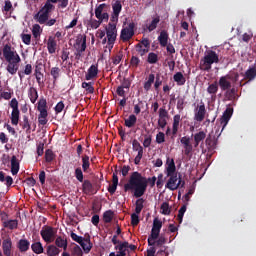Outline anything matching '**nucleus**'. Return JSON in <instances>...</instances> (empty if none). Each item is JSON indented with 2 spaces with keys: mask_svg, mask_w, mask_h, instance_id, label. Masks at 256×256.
Returning a JSON list of instances; mask_svg holds the SVG:
<instances>
[{
  "mask_svg": "<svg viewBox=\"0 0 256 256\" xmlns=\"http://www.w3.org/2000/svg\"><path fill=\"white\" fill-rule=\"evenodd\" d=\"M155 183H157V177L147 178L136 171L130 175L128 183L124 184V191L125 193L134 191V197L136 198L143 197L148 185L155 187Z\"/></svg>",
  "mask_w": 256,
  "mask_h": 256,
  "instance_id": "obj_1",
  "label": "nucleus"
},
{
  "mask_svg": "<svg viewBox=\"0 0 256 256\" xmlns=\"http://www.w3.org/2000/svg\"><path fill=\"white\" fill-rule=\"evenodd\" d=\"M166 165V176L169 177L166 183V189L177 191V188L181 187V178H177V166H175V160L168 157Z\"/></svg>",
  "mask_w": 256,
  "mask_h": 256,
  "instance_id": "obj_2",
  "label": "nucleus"
},
{
  "mask_svg": "<svg viewBox=\"0 0 256 256\" xmlns=\"http://www.w3.org/2000/svg\"><path fill=\"white\" fill-rule=\"evenodd\" d=\"M3 57L6 59L8 65L6 70L10 75H15L19 71V63H21V57L19 54L12 50L9 44L4 45Z\"/></svg>",
  "mask_w": 256,
  "mask_h": 256,
  "instance_id": "obj_3",
  "label": "nucleus"
},
{
  "mask_svg": "<svg viewBox=\"0 0 256 256\" xmlns=\"http://www.w3.org/2000/svg\"><path fill=\"white\" fill-rule=\"evenodd\" d=\"M213 63H219V55H217V52L210 50L203 59L200 60V70L211 71Z\"/></svg>",
  "mask_w": 256,
  "mask_h": 256,
  "instance_id": "obj_4",
  "label": "nucleus"
},
{
  "mask_svg": "<svg viewBox=\"0 0 256 256\" xmlns=\"http://www.w3.org/2000/svg\"><path fill=\"white\" fill-rule=\"evenodd\" d=\"M75 49V59L79 61L83 57V53L87 49V36L80 35L77 37L76 42L73 45Z\"/></svg>",
  "mask_w": 256,
  "mask_h": 256,
  "instance_id": "obj_5",
  "label": "nucleus"
},
{
  "mask_svg": "<svg viewBox=\"0 0 256 256\" xmlns=\"http://www.w3.org/2000/svg\"><path fill=\"white\" fill-rule=\"evenodd\" d=\"M106 38L108 39L107 48L109 51L113 49L115 45V41H117V25L109 23L108 27H106Z\"/></svg>",
  "mask_w": 256,
  "mask_h": 256,
  "instance_id": "obj_6",
  "label": "nucleus"
},
{
  "mask_svg": "<svg viewBox=\"0 0 256 256\" xmlns=\"http://www.w3.org/2000/svg\"><path fill=\"white\" fill-rule=\"evenodd\" d=\"M40 235L45 243H53L57 236V230L52 226H44L40 231Z\"/></svg>",
  "mask_w": 256,
  "mask_h": 256,
  "instance_id": "obj_7",
  "label": "nucleus"
},
{
  "mask_svg": "<svg viewBox=\"0 0 256 256\" xmlns=\"http://www.w3.org/2000/svg\"><path fill=\"white\" fill-rule=\"evenodd\" d=\"M2 251L4 256H13V240L11 237H7L2 241Z\"/></svg>",
  "mask_w": 256,
  "mask_h": 256,
  "instance_id": "obj_8",
  "label": "nucleus"
},
{
  "mask_svg": "<svg viewBox=\"0 0 256 256\" xmlns=\"http://www.w3.org/2000/svg\"><path fill=\"white\" fill-rule=\"evenodd\" d=\"M181 145H183L184 155L189 157L193 153V144H191V138L189 136H183L180 139Z\"/></svg>",
  "mask_w": 256,
  "mask_h": 256,
  "instance_id": "obj_9",
  "label": "nucleus"
},
{
  "mask_svg": "<svg viewBox=\"0 0 256 256\" xmlns=\"http://www.w3.org/2000/svg\"><path fill=\"white\" fill-rule=\"evenodd\" d=\"M135 35V31L133 30V24H130L129 27L124 28L121 30L120 39L123 41V43H127V41H130Z\"/></svg>",
  "mask_w": 256,
  "mask_h": 256,
  "instance_id": "obj_10",
  "label": "nucleus"
},
{
  "mask_svg": "<svg viewBox=\"0 0 256 256\" xmlns=\"http://www.w3.org/2000/svg\"><path fill=\"white\" fill-rule=\"evenodd\" d=\"M163 227V222L159 218L153 220V226L151 229V235L154 239H159L161 233V228Z\"/></svg>",
  "mask_w": 256,
  "mask_h": 256,
  "instance_id": "obj_11",
  "label": "nucleus"
},
{
  "mask_svg": "<svg viewBox=\"0 0 256 256\" xmlns=\"http://www.w3.org/2000/svg\"><path fill=\"white\" fill-rule=\"evenodd\" d=\"M231 117H233V108L232 107H228L223 112V115L220 118V123L222 125V130L225 129V127H227L229 121L231 120Z\"/></svg>",
  "mask_w": 256,
  "mask_h": 256,
  "instance_id": "obj_12",
  "label": "nucleus"
},
{
  "mask_svg": "<svg viewBox=\"0 0 256 256\" xmlns=\"http://www.w3.org/2000/svg\"><path fill=\"white\" fill-rule=\"evenodd\" d=\"M97 75H99V64H92L85 75L86 81H92L93 79H97Z\"/></svg>",
  "mask_w": 256,
  "mask_h": 256,
  "instance_id": "obj_13",
  "label": "nucleus"
},
{
  "mask_svg": "<svg viewBox=\"0 0 256 256\" xmlns=\"http://www.w3.org/2000/svg\"><path fill=\"white\" fill-rule=\"evenodd\" d=\"M41 71H43V63L36 62L34 76L36 77L38 85H43L45 83L43 81V77H45V75Z\"/></svg>",
  "mask_w": 256,
  "mask_h": 256,
  "instance_id": "obj_14",
  "label": "nucleus"
},
{
  "mask_svg": "<svg viewBox=\"0 0 256 256\" xmlns=\"http://www.w3.org/2000/svg\"><path fill=\"white\" fill-rule=\"evenodd\" d=\"M80 247H82L84 253L86 254L91 252V249H93V243H91V235L88 233L84 235V239L80 244Z\"/></svg>",
  "mask_w": 256,
  "mask_h": 256,
  "instance_id": "obj_15",
  "label": "nucleus"
},
{
  "mask_svg": "<svg viewBox=\"0 0 256 256\" xmlns=\"http://www.w3.org/2000/svg\"><path fill=\"white\" fill-rule=\"evenodd\" d=\"M181 123V115L176 114L173 117V123H172V137L171 139H175L177 137V133H179V125Z\"/></svg>",
  "mask_w": 256,
  "mask_h": 256,
  "instance_id": "obj_16",
  "label": "nucleus"
},
{
  "mask_svg": "<svg viewBox=\"0 0 256 256\" xmlns=\"http://www.w3.org/2000/svg\"><path fill=\"white\" fill-rule=\"evenodd\" d=\"M206 113H207V110L205 109V104L202 103L200 106H198V109L194 114L195 121H198V123H201V121L205 119Z\"/></svg>",
  "mask_w": 256,
  "mask_h": 256,
  "instance_id": "obj_17",
  "label": "nucleus"
},
{
  "mask_svg": "<svg viewBox=\"0 0 256 256\" xmlns=\"http://www.w3.org/2000/svg\"><path fill=\"white\" fill-rule=\"evenodd\" d=\"M16 247L20 251V253H27V251L31 247V242H29V240L27 239H20L17 242Z\"/></svg>",
  "mask_w": 256,
  "mask_h": 256,
  "instance_id": "obj_18",
  "label": "nucleus"
},
{
  "mask_svg": "<svg viewBox=\"0 0 256 256\" xmlns=\"http://www.w3.org/2000/svg\"><path fill=\"white\" fill-rule=\"evenodd\" d=\"M47 50L50 55H53L57 51V40H55V36L48 37Z\"/></svg>",
  "mask_w": 256,
  "mask_h": 256,
  "instance_id": "obj_19",
  "label": "nucleus"
},
{
  "mask_svg": "<svg viewBox=\"0 0 256 256\" xmlns=\"http://www.w3.org/2000/svg\"><path fill=\"white\" fill-rule=\"evenodd\" d=\"M205 143L208 151H214V149H217V139H215V136L209 134L205 140Z\"/></svg>",
  "mask_w": 256,
  "mask_h": 256,
  "instance_id": "obj_20",
  "label": "nucleus"
},
{
  "mask_svg": "<svg viewBox=\"0 0 256 256\" xmlns=\"http://www.w3.org/2000/svg\"><path fill=\"white\" fill-rule=\"evenodd\" d=\"M129 245V242L127 241H124V242H121L120 244H117L115 246V250L118 251L117 254L118 255H121V256H127V247Z\"/></svg>",
  "mask_w": 256,
  "mask_h": 256,
  "instance_id": "obj_21",
  "label": "nucleus"
},
{
  "mask_svg": "<svg viewBox=\"0 0 256 256\" xmlns=\"http://www.w3.org/2000/svg\"><path fill=\"white\" fill-rule=\"evenodd\" d=\"M158 41L161 47H167V44H169V33H167L165 30H162L158 36Z\"/></svg>",
  "mask_w": 256,
  "mask_h": 256,
  "instance_id": "obj_22",
  "label": "nucleus"
},
{
  "mask_svg": "<svg viewBox=\"0 0 256 256\" xmlns=\"http://www.w3.org/2000/svg\"><path fill=\"white\" fill-rule=\"evenodd\" d=\"M31 249L35 255H41L42 253H45V248H43V244L40 241L32 243Z\"/></svg>",
  "mask_w": 256,
  "mask_h": 256,
  "instance_id": "obj_23",
  "label": "nucleus"
},
{
  "mask_svg": "<svg viewBox=\"0 0 256 256\" xmlns=\"http://www.w3.org/2000/svg\"><path fill=\"white\" fill-rule=\"evenodd\" d=\"M59 253H61V249H59L55 244H50L46 247L47 256H57Z\"/></svg>",
  "mask_w": 256,
  "mask_h": 256,
  "instance_id": "obj_24",
  "label": "nucleus"
},
{
  "mask_svg": "<svg viewBox=\"0 0 256 256\" xmlns=\"http://www.w3.org/2000/svg\"><path fill=\"white\" fill-rule=\"evenodd\" d=\"M206 138L207 133H205V131H200L194 134V147H199V143H201V141H205Z\"/></svg>",
  "mask_w": 256,
  "mask_h": 256,
  "instance_id": "obj_25",
  "label": "nucleus"
},
{
  "mask_svg": "<svg viewBox=\"0 0 256 256\" xmlns=\"http://www.w3.org/2000/svg\"><path fill=\"white\" fill-rule=\"evenodd\" d=\"M82 183L83 193H85V195H91V193H93L94 191L93 184L91 183V181L84 180Z\"/></svg>",
  "mask_w": 256,
  "mask_h": 256,
  "instance_id": "obj_26",
  "label": "nucleus"
},
{
  "mask_svg": "<svg viewBox=\"0 0 256 256\" xmlns=\"http://www.w3.org/2000/svg\"><path fill=\"white\" fill-rule=\"evenodd\" d=\"M28 97L31 103L33 104L37 103V100L39 99V93L37 92V88L30 87L28 90Z\"/></svg>",
  "mask_w": 256,
  "mask_h": 256,
  "instance_id": "obj_27",
  "label": "nucleus"
},
{
  "mask_svg": "<svg viewBox=\"0 0 256 256\" xmlns=\"http://www.w3.org/2000/svg\"><path fill=\"white\" fill-rule=\"evenodd\" d=\"M219 85L222 91H227L228 89H231V82L229 81L227 76L220 77Z\"/></svg>",
  "mask_w": 256,
  "mask_h": 256,
  "instance_id": "obj_28",
  "label": "nucleus"
},
{
  "mask_svg": "<svg viewBox=\"0 0 256 256\" xmlns=\"http://www.w3.org/2000/svg\"><path fill=\"white\" fill-rule=\"evenodd\" d=\"M173 80L179 87L185 85V83L187 82V79L181 72H177L176 74H174Z\"/></svg>",
  "mask_w": 256,
  "mask_h": 256,
  "instance_id": "obj_29",
  "label": "nucleus"
},
{
  "mask_svg": "<svg viewBox=\"0 0 256 256\" xmlns=\"http://www.w3.org/2000/svg\"><path fill=\"white\" fill-rule=\"evenodd\" d=\"M136 124H137V116H135V114H131L128 118L124 120V125L125 127H128V129L135 127Z\"/></svg>",
  "mask_w": 256,
  "mask_h": 256,
  "instance_id": "obj_30",
  "label": "nucleus"
},
{
  "mask_svg": "<svg viewBox=\"0 0 256 256\" xmlns=\"http://www.w3.org/2000/svg\"><path fill=\"white\" fill-rule=\"evenodd\" d=\"M34 19H36L40 25H43L49 20V15L39 10V12L34 16Z\"/></svg>",
  "mask_w": 256,
  "mask_h": 256,
  "instance_id": "obj_31",
  "label": "nucleus"
},
{
  "mask_svg": "<svg viewBox=\"0 0 256 256\" xmlns=\"http://www.w3.org/2000/svg\"><path fill=\"white\" fill-rule=\"evenodd\" d=\"M0 182L5 183L6 187H11V185H13V177L11 176L5 177V172L0 171Z\"/></svg>",
  "mask_w": 256,
  "mask_h": 256,
  "instance_id": "obj_32",
  "label": "nucleus"
},
{
  "mask_svg": "<svg viewBox=\"0 0 256 256\" xmlns=\"http://www.w3.org/2000/svg\"><path fill=\"white\" fill-rule=\"evenodd\" d=\"M11 173L12 175L19 173V161L17 160V156H12L11 158Z\"/></svg>",
  "mask_w": 256,
  "mask_h": 256,
  "instance_id": "obj_33",
  "label": "nucleus"
},
{
  "mask_svg": "<svg viewBox=\"0 0 256 256\" xmlns=\"http://www.w3.org/2000/svg\"><path fill=\"white\" fill-rule=\"evenodd\" d=\"M160 21H161V18L159 16H156L155 18L152 19L150 24H146V29H148L150 33L151 31H155Z\"/></svg>",
  "mask_w": 256,
  "mask_h": 256,
  "instance_id": "obj_34",
  "label": "nucleus"
},
{
  "mask_svg": "<svg viewBox=\"0 0 256 256\" xmlns=\"http://www.w3.org/2000/svg\"><path fill=\"white\" fill-rule=\"evenodd\" d=\"M3 227L13 231V229H17V227H19V222L17 220H5L3 222Z\"/></svg>",
  "mask_w": 256,
  "mask_h": 256,
  "instance_id": "obj_35",
  "label": "nucleus"
},
{
  "mask_svg": "<svg viewBox=\"0 0 256 256\" xmlns=\"http://www.w3.org/2000/svg\"><path fill=\"white\" fill-rule=\"evenodd\" d=\"M22 129L26 130V133L29 135L31 133V122H29V116L24 115L23 121L20 123Z\"/></svg>",
  "mask_w": 256,
  "mask_h": 256,
  "instance_id": "obj_36",
  "label": "nucleus"
},
{
  "mask_svg": "<svg viewBox=\"0 0 256 256\" xmlns=\"http://www.w3.org/2000/svg\"><path fill=\"white\" fill-rule=\"evenodd\" d=\"M43 30L41 29V26L39 24H34L32 26V35L34 39L39 40L41 38V33Z\"/></svg>",
  "mask_w": 256,
  "mask_h": 256,
  "instance_id": "obj_37",
  "label": "nucleus"
},
{
  "mask_svg": "<svg viewBox=\"0 0 256 256\" xmlns=\"http://www.w3.org/2000/svg\"><path fill=\"white\" fill-rule=\"evenodd\" d=\"M90 167H91V162L89 161V156L87 155L82 156V171L84 173H88Z\"/></svg>",
  "mask_w": 256,
  "mask_h": 256,
  "instance_id": "obj_38",
  "label": "nucleus"
},
{
  "mask_svg": "<svg viewBox=\"0 0 256 256\" xmlns=\"http://www.w3.org/2000/svg\"><path fill=\"white\" fill-rule=\"evenodd\" d=\"M145 203V200L141 197H139L136 202H135V213L137 215H140L141 214V211H143V207H144V204Z\"/></svg>",
  "mask_w": 256,
  "mask_h": 256,
  "instance_id": "obj_39",
  "label": "nucleus"
},
{
  "mask_svg": "<svg viewBox=\"0 0 256 256\" xmlns=\"http://www.w3.org/2000/svg\"><path fill=\"white\" fill-rule=\"evenodd\" d=\"M115 212L113 210H107L103 213V221L104 223H111L113 221V217Z\"/></svg>",
  "mask_w": 256,
  "mask_h": 256,
  "instance_id": "obj_40",
  "label": "nucleus"
},
{
  "mask_svg": "<svg viewBox=\"0 0 256 256\" xmlns=\"http://www.w3.org/2000/svg\"><path fill=\"white\" fill-rule=\"evenodd\" d=\"M153 83H155V74H149L148 80L144 83V89L150 91Z\"/></svg>",
  "mask_w": 256,
  "mask_h": 256,
  "instance_id": "obj_41",
  "label": "nucleus"
},
{
  "mask_svg": "<svg viewBox=\"0 0 256 256\" xmlns=\"http://www.w3.org/2000/svg\"><path fill=\"white\" fill-rule=\"evenodd\" d=\"M20 115L21 113L19 112V110H12L11 117H10L12 125H19Z\"/></svg>",
  "mask_w": 256,
  "mask_h": 256,
  "instance_id": "obj_42",
  "label": "nucleus"
},
{
  "mask_svg": "<svg viewBox=\"0 0 256 256\" xmlns=\"http://www.w3.org/2000/svg\"><path fill=\"white\" fill-rule=\"evenodd\" d=\"M53 9H55V5H53L49 2H46L44 4V6L40 9V13H45L49 17V13H51V11H53Z\"/></svg>",
  "mask_w": 256,
  "mask_h": 256,
  "instance_id": "obj_43",
  "label": "nucleus"
},
{
  "mask_svg": "<svg viewBox=\"0 0 256 256\" xmlns=\"http://www.w3.org/2000/svg\"><path fill=\"white\" fill-rule=\"evenodd\" d=\"M217 91H219V86L217 85L216 82L210 84L207 88V93H209V95H211L212 97H215Z\"/></svg>",
  "mask_w": 256,
  "mask_h": 256,
  "instance_id": "obj_44",
  "label": "nucleus"
},
{
  "mask_svg": "<svg viewBox=\"0 0 256 256\" xmlns=\"http://www.w3.org/2000/svg\"><path fill=\"white\" fill-rule=\"evenodd\" d=\"M122 10L123 5L121 4V1L117 0L114 4H112L113 14L119 15Z\"/></svg>",
  "mask_w": 256,
  "mask_h": 256,
  "instance_id": "obj_45",
  "label": "nucleus"
},
{
  "mask_svg": "<svg viewBox=\"0 0 256 256\" xmlns=\"http://www.w3.org/2000/svg\"><path fill=\"white\" fill-rule=\"evenodd\" d=\"M160 211L162 215H171V207H169V202H163L160 206Z\"/></svg>",
  "mask_w": 256,
  "mask_h": 256,
  "instance_id": "obj_46",
  "label": "nucleus"
},
{
  "mask_svg": "<svg viewBox=\"0 0 256 256\" xmlns=\"http://www.w3.org/2000/svg\"><path fill=\"white\" fill-rule=\"evenodd\" d=\"M255 77H256V69H255V67L249 68L245 72V79H248L249 81H253V79H255Z\"/></svg>",
  "mask_w": 256,
  "mask_h": 256,
  "instance_id": "obj_47",
  "label": "nucleus"
},
{
  "mask_svg": "<svg viewBox=\"0 0 256 256\" xmlns=\"http://www.w3.org/2000/svg\"><path fill=\"white\" fill-rule=\"evenodd\" d=\"M157 61H159V56L155 52H150L148 54L147 62L150 65H155V63H157Z\"/></svg>",
  "mask_w": 256,
  "mask_h": 256,
  "instance_id": "obj_48",
  "label": "nucleus"
},
{
  "mask_svg": "<svg viewBox=\"0 0 256 256\" xmlns=\"http://www.w3.org/2000/svg\"><path fill=\"white\" fill-rule=\"evenodd\" d=\"M46 3H50L51 5H53L52 3H60V9H65L69 5V0H47Z\"/></svg>",
  "mask_w": 256,
  "mask_h": 256,
  "instance_id": "obj_49",
  "label": "nucleus"
},
{
  "mask_svg": "<svg viewBox=\"0 0 256 256\" xmlns=\"http://www.w3.org/2000/svg\"><path fill=\"white\" fill-rule=\"evenodd\" d=\"M50 75L53 77V81H57L59 76L61 75V69L59 67H52L50 70Z\"/></svg>",
  "mask_w": 256,
  "mask_h": 256,
  "instance_id": "obj_50",
  "label": "nucleus"
},
{
  "mask_svg": "<svg viewBox=\"0 0 256 256\" xmlns=\"http://www.w3.org/2000/svg\"><path fill=\"white\" fill-rule=\"evenodd\" d=\"M70 256H83V250L81 249V246L75 244L74 247L71 249Z\"/></svg>",
  "mask_w": 256,
  "mask_h": 256,
  "instance_id": "obj_51",
  "label": "nucleus"
},
{
  "mask_svg": "<svg viewBox=\"0 0 256 256\" xmlns=\"http://www.w3.org/2000/svg\"><path fill=\"white\" fill-rule=\"evenodd\" d=\"M55 160V153H53V150L47 149L45 151V161L46 163H51Z\"/></svg>",
  "mask_w": 256,
  "mask_h": 256,
  "instance_id": "obj_52",
  "label": "nucleus"
},
{
  "mask_svg": "<svg viewBox=\"0 0 256 256\" xmlns=\"http://www.w3.org/2000/svg\"><path fill=\"white\" fill-rule=\"evenodd\" d=\"M82 89H86V92L90 94L95 93V88L93 87V83L91 82H83Z\"/></svg>",
  "mask_w": 256,
  "mask_h": 256,
  "instance_id": "obj_53",
  "label": "nucleus"
},
{
  "mask_svg": "<svg viewBox=\"0 0 256 256\" xmlns=\"http://www.w3.org/2000/svg\"><path fill=\"white\" fill-rule=\"evenodd\" d=\"M186 211H187V206L186 205H183L178 211L177 220H178L180 225L183 223V217H184Z\"/></svg>",
  "mask_w": 256,
  "mask_h": 256,
  "instance_id": "obj_54",
  "label": "nucleus"
},
{
  "mask_svg": "<svg viewBox=\"0 0 256 256\" xmlns=\"http://www.w3.org/2000/svg\"><path fill=\"white\" fill-rule=\"evenodd\" d=\"M136 51L140 55V57H144V55H147V53H149V49L143 48V45L141 44L136 45Z\"/></svg>",
  "mask_w": 256,
  "mask_h": 256,
  "instance_id": "obj_55",
  "label": "nucleus"
},
{
  "mask_svg": "<svg viewBox=\"0 0 256 256\" xmlns=\"http://www.w3.org/2000/svg\"><path fill=\"white\" fill-rule=\"evenodd\" d=\"M141 63V59H139V57L137 56H132L130 59V67H132L133 69H137V67H139V64Z\"/></svg>",
  "mask_w": 256,
  "mask_h": 256,
  "instance_id": "obj_56",
  "label": "nucleus"
},
{
  "mask_svg": "<svg viewBox=\"0 0 256 256\" xmlns=\"http://www.w3.org/2000/svg\"><path fill=\"white\" fill-rule=\"evenodd\" d=\"M132 150L137 153L143 151V147L141 146V143L137 141V139L132 141Z\"/></svg>",
  "mask_w": 256,
  "mask_h": 256,
  "instance_id": "obj_57",
  "label": "nucleus"
},
{
  "mask_svg": "<svg viewBox=\"0 0 256 256\" xmlns=\"http://www.w3.org/2000/svg\"><path fill=\"white\" fill-rule=\"evenodd\" d=\"M153 141V136L151 135H144V141H143V147H145V149L151 147V143Z\"/></svg>",
  "mask_w": 256,
  "mask_h": 256,
  "instance_id": "obj_58",
  "label": "nucleus"
},
{
  "mask_svg": "<svg viewBox=\"0 0 256 256\" xmlns=\"http://www.w3.org/2000/svg\"><path fill=\"white\" fill-rule=\"evenodd\" d=\"M74 175L77 181H79L80 183H83V170L81 169V167H78L75 169Z\"/></svg>",
  "mask_w": 256,
  "mask_h": 256,
  "instance_id": "obj_59",
  "label": "nucleus"
},
{
  "mask_svg": "<svg viewBox=\"0 0 256 256\" xmlns=\"http://www.w3.org/2000/svg\"><path fill=\"white\" fill-rule=\"evenodd\" d=\"M235 95H236L235 88L227 90L225 93V97L226 99H228V101H233V99H235Z\"/></svg>",
  "mask_w": 256,
  "mask_h": 256,
  "instance_id": "obj_60",
  "label": "nucleus"
},
{
  "mask_svg": "<svg viewBox=\"0 0 256 256\" xmlns=\"http://www.w3.org/2000/svg\"><path fill=\"white\" fill-rule=\"evenodd\" d=\"M226 77L228 78L229 81H232V83H237V81H239V73L237 72L227 74Z\"/></svg>",
  "mask_w": 256,
  "mask_h": 256,
  "instance_id": "obj_61",
  "label": "nucleus"
},
{
  "mask_svg": "<svg viewBox=\"0 0 256 256\" xmlns=\"http://www.w3.org/2000/svg\"><path fill=\"white\" fill-rule=\"evenodd\" d=\"M88 25H90L91 29H99V27H101V22L95 19H90L88 21Z\"/></svg>",
  "mask_w": 256,
  "mask_h": 256,
  "instance_id": "obj_62",
  "label": "nucleus"
},
{
  "mask_svg": "<svg viewBox=\"0 0 256 256\" xmlns=\"http://www.w3.org/2000/svg\"><path fill=\"white\" fill-rule=\"evenodd\" d=\"M107 7V4L103 3L100 4L98 7L95 8V17H100L101 14L103 13V9Z\"/></svg>",
  "mask_w": 256,
  "mask_h": 256,
  "instance_id": "obj_63",
  "label": "nucleus"
},
{
  "mask_svg": "<svg viewBox=\"0 0 256 256\" xmlns=\"http://www.w3.org/2000/svg\"><path fill=\"white\" fill-rule=\"evenodd\" d=\"M156 143H158V145H161V143H165V133H163V132H158L157 133Z\"/></svg>",
  "mask_w": 256,
  "mask_h": 256,
  "instance_id": "obj_64",
  "label": "nucleus"
}]
</instances>
